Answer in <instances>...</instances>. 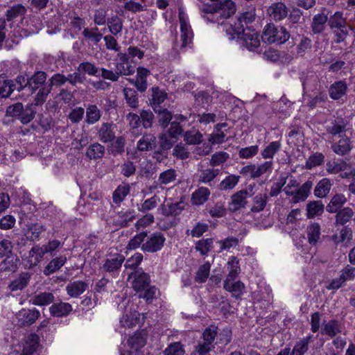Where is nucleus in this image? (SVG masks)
Segmentation results:
<instances>
[{
  "instance_id": "nucleus-1",
  "label": "nucleus",
  "mask_w": 355,
  "mask_h": 355,
  "mask_svg": "<svg viewBox=\"0 0 355 355\" xmlns=\"http://www.w3.org/2000/svg\"><path fill=\"white\" fill-rule=\"evenodd\" d=\"M255 9L252 8L242 13L241 15L236 20L233 21V22L228 21L225 23L223 21V24H221L223 25L227 34L230 35V40H233L234 35L239 37L241 32L245 30L242 23L244 22L246 25L252 23L255 19Z\"/></svg>"
},
{
  "instance_id": "nucleus-2",
  "label": "nucleus",
  "mask_w": 355,
  "mask_h": 355,
  "mask_svg": "<svg viewBox=\"0 0 355 355\" xmlns=\"http://www.w3.org/2000/svg\"><path fill=\"white\" fill-rule=\"evenodd\" d=\"M179 20L180 24V38L177 40L174 47L177 51L183 50L191 43L193 32L188 22V19L182 9H179Z\"/></svg>"
},
{
  "instance_id": "nucleus-3",
  "label": "nucleus",
  "mask_w": 355,
  "mask_h": 355,
  "mask_svg": "<svg viewBox=\"0 0 355 355\" xmlns=\"http://www.w3.org/2000/svg\"><path fill=\"white\" fill-rule=\"evenodd\" d=\"M289 37L290 34L284 27L277 28L274 24H268L263 32L262 40L269 44H282L286 42Z\"/></svg>"
},
{
  "instance_id": "nucleus-4",
  "label": "nucleus",
  "mask_w": 355,
  "mask_h": 355,
  "mask_svg": "<svg viewBox=\"0 0 355 355\" xmlns=\"http://www.w3.org/2000/svg\"><path fill=\"white\" fill-rule=\"evenodd\" d=\"M166 239L160 232L152 234L147 238L146 242L141 245V250L144 252L155 253L162 250Z\"/></svg>"
},
{
  "instance_id": "nucleus-5",
  "label": "nucleus",
  "mask_w": 355,
  "mask_h": 355,
  "mask_svg": "<svg viewBox=\"0 0 355 355\" xmlns=\"http://www.w3.org/2000/svg\"><path fill=\"white\" fill-rule=\"evenodd\" d=\"M125 261V257L121 254H115L110 256L105 260L101 267L103 272L112 275L118 273Z\"/></svg>"
},
{
  "instance_id": "nucleus-6",
  "label": "nucleus",
  "mask_w": 355,
  "mask_h": 355,
  "mask_svg": "<svg viewBox=\"0 0 355 355\" xmlns=\"http://www.w3.org/2000/svg\"><path fill=\"white\" fill-rule=\"evenodd\" d=\"M249 192L246 189H242L236 191L231 196V200L229 202L228 209L231 212H236L245 208L248 200L247 198Z\"/></svg>"
},
{
  "instance_id": "nucleus-7",
  "label": "nucleus",
  "mask_w": 355,
  "mask_h": 355,
  "mask_svg": "<svg viewBox=\"0 0 355 355\" xmlns=\"http://www.w3.org/2000/svg\"><path fill=\"white\" fill-rule=\"evenodd\" d=\"M238 38L242 40V44L250 51H254L260 45L258 33L250 28H246L242 31Z\"/></svg>"
},
{
  "instance_id": "nucleus-8",
  "label": "nucleus",
  "mask_w": 355,
  "mask_h": 355,
  "mask_svg": "<svg viewBox=\"0 0 355 355\" xmlns=\"http://www.w3.org/2000/svg\"><path fill=\"white\" fill-rule=\"evenodd\" d=\"M40 315L36 309H23L17 313V322L19 326L25 327L33 324Z\"/></svg>"
},
{
  "instance_id": "nucleus-9",
  "label": "nucleus",
  "mask_w": 355,
  "mask_h": 355,
  "mask_svg": "<svg viewBox=\"0 0 355 355\" xmlns=\"http://www.w3.org/2000/svg\"><path fill=\"white\" fill-rule=\"evenodd\" d=\"M119 62L116 64V69L121 76H130L135 73V67L129 62V56L127 53H118Z\"/></svg>"
},
{
  "instance_id": "nucleus-10",
  "label": "nucleus",
  "mask_w": 355,
  "mask_h": 355,
  "mask_svg": "<svg viewBox=\"0 0 355 355\" xmlns=\"http://www.w3.org/2000/svg\"><path fill=\"white\" fill-rule=\"evenodd\" d=\"M47 74L44 71H37L31 77L26 79L25 86H27L33 92L45 85Z\"/></svg>"
},
{
  "instance_id": "nucleus-11",
  "label": "nucleus",
  "mask_w": 355,
  "mask_h": 355,
  "mask_svg": "<svg viewBox=\"0 0 355 355\" xmlns=\"http://www.w3.org/2000/svg\"><path fill=\"white\" fill-rule=\"evenodd\" d=\"M148 338V333L146 330L142 329L137 331L134 335L130 336L128 340L129 347L135 351H138L146 344Z\"/></svg>"
},
{
  "instance_id": "nucleus-12",
  "label": "nucleus",
  "mask_w": 355,
  "mask_h": 355,
  "mask_svg": "<svg viewBox=\"0 0 355 355\" xmlns=\"http://www.w3.org/2000/svg\"><path fill=\"white\" fill-rule=\"evenodd\" d=\"M268 13L274 20L280 21L288 15V8L282 2L274 3L268 8Z\"/></svg>"
},
{
  "instance_id": "nucleus-13",
  "label": "nucleus",
  "mask_w": 355,
  "mask_h": 355,
  "mask_svg": "<svg viewBox=\"0 0 355 355\" xmlns=\"http://www.w3.org/2000/svg\"><path fill=\"white\" fill-rule=\"evenodd\" d=\"M352 148V142L349 137H343L338 141L331 146V149L336 154L344 156L349 153Z\"/></svg>"
},
{
  "instance_id": "nucleus-14",
  "label": "nucleus",
  "mask_w": 355,
  "mask_h": 355,
  "mask_svg": "<svg viewBox=\"0 0 355 355\" xmlns=\"http://www.w3.org/2000/svg\"><path fill=\"white\" fill-rule=\"evenodd\" d=\"M150 282V277L147 273L137 271L134 276L132 288L137 293L142 292L149 286Z\"/></svg>"
},
{
  "instance_id": "nucleus-15",
  "label": "nucleus",
  "mask_w": 355,
  "mask_h": 355,
  "mask_svg": "<svg viewBox=\"0 0 355 355\" xmlns=\"http://www.w3.org/2000/svg\"><path fill=\"white\" fill-rule=\"evenodd\" d=\"M313 185V181L308 180L300 187H297L293 196V202L297 203L301 201H304L308 198Z\"/></svg>"
},
{
  "instance_id": "nucleus-16",
  "label": "nucleus",
  "mask_w": 355,
  "mask_h": 355,
  "mask_svg": "<svg viewBox=\"0 0 355 355\" xmlns=\"http://www.w3.org/2000/svg\"><path fill=\"white\" fill-rule=\"evenodd\" d=\"M98 137L103 143L112 141L115 139L112 124L108 122L102 123L98 129Z\"/></svg>"
},
{
  "instance_id": "nucleus-17",
  "label": "nucleus",
  "mask_w": 355,
  "mask_h": 355,
  "mask_svg": "<svg viewBox=\"0 0 355 355\" xmlns=\"http://www.w3.org/2000/svg\"><path fill=\"white\" fill-rule=\"evenodd\" d=\"M156 145V137L152 134H146L137 141V148L139 151H148L154 149Z\"/></svg>"
},
{
  "instance_id": "nucleus-18",
  "label": "nucleus",
  "mask_w": 355,
  "mask_h": 355,
  "mask_svg": "<svg viewBox=\"0 0 355 355\" xmlns=\"http://www.w3.org/2000/svg\"><path fill=\"white\" fill-rule=\"evenodd\" d=\"M72 309V306L69 303L60 302L52 304L49 308V311L54 317H64L69 315Z\"/></svg>"
},
{
  "instance_id": "nucleus-19",
  "label": "nucleus",
  "mask_w": 355,
  "mask_h": 355,
  "mask_svg": "<svg viewBox=\"0 0 355 355\" xmlns=\"http://www.w3.org/2000/svg\"><path fill=\"white\" fill-rule=\"evenodd\" d=\"M347 201V198L343 193H336L331 199L330 202L326 207V210L329 213H336L340 210L341 207Z\"/></svg>"
},
{
  "instance_id": "nucleus-20",
  "label": "nucleus",
  "mask_w": 355,
  "mask_h": 355,
  "mask_svg": "<svg viewBox=\"0 0 355 355\" xmlns=\"http://www.w3.org/2000/svg\"><path fill=\"white\" fill-rule=\"evenodd\" d=\"M210 193L208 188L205 187H199L191 195V203L193 205H203L208 200Z\"/></svg>"
},
{
  "instance_id": "nucleus-21",
  "label": "nucleus",
  "mask_w": 355,
  "mask_h": 355,
  "mask_svg": "<svg viewBox=\"0 0 355 355\" xmlns=\"http://www.w3.org/2000/svg\"><path fill=\"white\" fill-rule=\"evenodd\" d=\"M308 242L311 245L316 246L320 239V226L317 223H313L306 227Z\"/></svg>"
},
{
  "instance_id": "nucleus-22",
  "label": "nucleus",
  "mask_w": 355,
  "mask_h": 355,
  "mask_svg": "<svg viewBox=\"0 0 355 355\" xmlns=\"http://www.w3.org/2000/svg\"><path fill=\"white\" fill-rule=\"evenodd\" d=\"M30 279L31 274L29 272H21L16 279L10 282L8 287L11 291L22 290L28 286Z\"/></svg>"
},
{
  "instance_id": "nucleus-23",
  "label": "nucleus",
  "mask_w": 355,
  "mask_h": 355,
  "mask_svg": "<svg viewBox=\"0 0 355 355\" xmlns=\"http://www.w3.org/2000/svg\"><path fill=\"white\" fill-rule=\"evenodd\" d=\"M66 261L67 257L64 255L53 259L44 268L43 273L46 276H49L58 271L64 265Z\"/></svg>"
},
{
  "instance_id": "nucleus-24",
  "label": "nucleus",
  "mask_w": 355,
  "mask_h": 355,
  "mask_svg": "<svg viewBox=\"0 0 355 355\" xmlns=\"http://www.w3.org/2000/svg\"><path fill=\"white\" fill-rule=\"evenodd\" d=\"M328 23V16L324 12L315 15L313 18L311 29L314 34L322 33L325 28V24Z\"/></svg>"
},
{
  "instance_id": "nucleus-25",
  "label": "nucleus",
  "mask_w": 355,
  "mask_h": 355,
  "mask_svg": "<svg viewBox=\"0 0 355 355\" xmlns=\"http://www.w3.org/2000/svg\"><path fill=\"white\" fill-rule=\"evenodd\" d=\"M87 287L88 286L85 282L83 281H76L69 283L67 286L66 290L69 295L76 297L83 293Z\"/></svg>"
},
{
  "instance_id": "nucleus-26",
  "label": "nucleus",
  "mask_w": 355,
  "mask_h": 355,
  "mask_svg": "<svg viewBox=\"0 0 355 355\" xmlns=\"http://www.w3.org/2000/svg\"><path fill=\"white\" fill-rule=\"evenodd\" d=\"M135 218L134 210L121 211L115 216L114 223L116 225L125 227L128 225V222Z\"/></svg>"
},
{
  "instance_id": "nucleus-27",
  "label": "nucleus",
  "mask_w": 355,
  "mask_h": 355,
  "mask_svg": "<svg viewBox=\"0 0 355 355\" xmlns=\"http://www.w3.org/2000/svg\"><path fill=\"white\" fill-rule=\"evenodd\" d=\"M85 122L92 125L98 122L101 117V112L96 105H89L86 108Z\"/></svg>"
},
{
  "instance_id": "nucleus-28",
  "label": "nucleus",
  "mask_w": 355,
  "mask_h": 355,
  "mask_svg": "<svg viewBox=\"0 0 355 355\" xmlns=\"http://www.w3.org/2000/svg\"><path fill=\"white\" fill-rule=\"evenodd\" d=\"M281 148L282 144L279 141H272L261 150V155L264 159H272Z\"/></svg>"
},
{
  "instance_id": "nucleus-29",
  "label": "nucleus",
  "mask_w": 355,
  "mask_h": 355,
  "mask_svg": "<svg viewBox=\"0 0 355 355\" xmlns=\"http://www.w3.org/2000/svg\"><path fill=\"white\" fill-rule=\"evenodd\" d=\"M219 169L214 168H207L200 171L198 175V182L210 184L219 174Z\"/></svg>"
},
{
  "instance_id": "nucleus-30",
  "label": "nucleus",
  "mask_w": 355,
  "mask_h": 355,
  "mask_svg": "<svg viewBox=\"0 0 355 355\" xmlns=\"http://www.w3.org/2000/svg\"><path fill=\"white\" fill-rule=\"evenodd\" d=\"M105 147L96 142L90 145L86 151V156L90 159H101L105 155Z\"/></svg>"
},
{
  "instance_id": "nucleus-31",
  "label": "nucleus",
  "mask_w": 355,
  "mask_h": 355,
  "mask_svg": "<svg viewBox=\"0 0 355 355\" xmlns=\"http://www.w3.org/2000/svg\"><path fill=\"white\" fill-rule=\"evenodd\" d=\"M332 183L329 178L322 179L314 189V194L318 198L325 197L330 191Z\"/></svg>"
},
{
  "instance_id": "nucleus-32",
  "label": "nucleus",
  "mask_w": 355,
  "mask_h": 355,
  "mask_svg": "<svg viewBox=\"0 0 355 355\" xmlns=\"http://www.w3.org/2000/svg\"><path fill=\"white\" fill-rule=\"evenodd\" d=\"M323 211L324 205L320 200L311 201L306 205V216L309 218L320 216Z\"/></svg>"
},
{
  "instance_id": "nucleus-33",
  "label": "nucleus",
  "mask_w": 355,
  "mask_h": 355,
  "mask_svg": "<svg viewBox=\"0 0 355 355\" xmlns=\"http://www.w3.org/2000/svg\"><path fill=\"white\" fill-rule=\"evenodd\" d=\"M39 338L36 334L30 335L24 345L21 355H32L38 347Z\"/></svg>"
},
{
  "instance_id": "nucleus-34",
  "label": "nucleus",
  "mask_w": 355,
  "mask_h": 355,
  "mask_svg": "<svg viewBox=\"0 0 355 355\" xmlns=\"http://www.w3.org/2000/svg\"><path fill=\"white\" fill-rule=\"evenodd\" d=\"M311 336H309L297 342L293 350L290 351L289 355H304L309 349V344L311 342Z\"/></svg>"
},
{
  "instance_id": "nucleus-35",
  "label": "nucleus",
  "mask_w": 355,
  "mask_h": 355,
  "mask_svg": "<svg viewBox=\"0 0 355 355\" xmlns=\"http://www.w3.org/2000/svg\"><path fill=\"white\" fill-rule=\"evenodd\" d=\"M239 180V175H230L219 183L218 189L221 191L232 190L237 185Z\"/></svg>"
},
{
  "instance_id": "nucleus-36",
  "label": "nucleus",
  "mask_w": 355,
  "mask_h": 355,
  "mask_svg": "<svg viewBox=\"0 0 355 355\" xmlns=\"http://www.w3.org/2000/svg\"><path fill=\"white\" fill-rule=\"evenodd\" d=\"M177 171L173 168H168L162 172L158 177V183L161 185H168L173 183L177 178Z\"/></svg>"
},
{
  "instance_id": "nucleus-37",
  "label": "nucleus",
  "mask_w": 355,
  "mask_h": 355,
  "mask_svg": "<svg viewBox=\"0 0 355 355\" xmlns=\"http://www.w3.org/2000/svg\"><path fill=\"white\" fill-rule=\"evenodd\" d=\"M336 215V223L344 225L349 222L354 216V212L350 207H344L343 209L338 211Z\"/></svg>"
},
{
  "instance_id": "nucleus-38",
  "label": "nucleus",
  "mask_w": 355,
  "mask_h": 355,
  "mask_svg": "<svg viewBox=\"0 0 355 355\" xmlns=\"http://www.w3.org/2000/svg\"><path fill=\"white\" fill-rule=\"evenodd\" d=\"M227 265L229 272L225 282H234L240 272L239 260L236 257H232L228 261Z\"/></svg>"
},
{
  "instance_id": "nucleus-39",
  "label": "nucleus",
  "mask_w": 355,
  "mask_h": 355,
  "mask_svg": "<svg viewBox=\"0 0 355 355\" xmlns=\"http://www.w3.org/2000/svg\"><path fill=\"white\" fill-rule=\"evenodd\" d=\"M54 301V295L51 293H40L35 295L31 299L33 304L37 306H45Z\"/></svg>"
},
{
  "instance_id": "nucleus-40",
  "label": "nucleus",
  "mask_w": 355,
  "mask_h": 355,
  "mask_svg": "<svg viewBox=\"0 0 355 355\" xmlns=\"http://www.w3.org/2000/svg\"><path fill=\"white\" fill-rule=\"evenodd\" d=\"M347 85L343 81H338L329 88V95L333 99L340 98L346 92Z\"/></svg>"
},
{
  "instance_id": "nucleus-41",
  "label": "nucleus",
  "mask_w": 355,
  "mask_h": 355,
  "mask_svg": "<svg viewBox=\"0 0 355 355\" xmlns=\"http://www.w3.org/2000/svg\"><path fill=\"white\" fill-rule=\"evenodd\" d=\"M139 314L137 311L126 313L120 320L121 326L131 328L136 326L139 321Z\"/></svg>"
},
{
  "instance_id": "nucleus-42",
  "label": "nucleus",
  "mask_w": 355,
  "mask_h": 355,
  "mask_svg": "<svg viewBox=\"0 0 355 355\" xmlns=\"http://www.w3.org/2000/svg\"><path fill=\"white\" fill-rule=\"evenodd\" d=\"M5 75H0V83L3 82V85L0 86V97L7 98L10 96L12 92L15 89V85L12 80H5Z\"/></svg>"
},
{
  "instance_id": "nucleus-43",
  "label": "nucleus",
  "mask_w": 355,
  "mask_h": 355,
  "mask_svg": "<svg viewBox=\"0 0 355 355\" xmlns=\"http://www.w3.org/2000/svg\"><path fill=\"white\" fill-rule=\"evenodd\" d=\"M82 35L86 40L93 42L94 44H98L103 38V35L99 33L97 27L85 28L83 31Z\"/></svg>"
},
{
  "instance_id": "nucleus-44",
  "label": "nucleus",
  "mask_w": 355,
  "mask_h": 355,
  "mask_svg": "<svg viewBox=\"0 0 355 355\" xmlns=\"http://www.w3.org/2000/svg\"><path fill=\"white\" fill-rule=\"evenodd\" d=\"M46 230L45 227L40 223L31 224L26 231V236L31 241H35L40 237L42 232Z\"/></svg>"
},
{
  "instance_id": "nucleus-45",
  "label": "nucleus",
  "mask_w": 355,
  "mask_h": 355,
  "mask_svg": "<svg viewBox=\"0 0 355 355\" xmlns=\"http://www.w3.org/2000/svg\"><path fill=\"white\" fill-rule=\"evenodd\" d=\"M341 331L340 324L336 320H331L326 323L322 330V333L330 337H334Z\"/></svg>"
},
{
  "instance_id": "nucleus-46",
  "label": "nucleus",
  "mask_w": 355,
  "mask_h": 355,
  "mask_svg": "<svg viewBox=\"0 0 355 355\" xmlns=\"http://www.w3.org/2000/svg\"><path fill=\"white\" fill-rule=\"evenodd\" d=\"M184 141L189 145L199 144L202 141V135L195 129L187 130L184 134Z\"/></svg>"
},
{
  "instance_id": "nucleus-47",
  "label": "nucleus",
  "mask_w": 355,
  "mask_h": 355,
  "mask_svg": "<svg viewBox=\"0 0 355 355\" xmlns=\"http://www.w3.org/2000/svg\"><path fill=\"white\" fill-rule=\"evenodd\" d=\"M328 25L331 29L338 28H344L347 25L345 19L343 17L342 12H336L333 15L328 18Z\"/></svg>"
},
{
  "instance_id": "nucleus-48",
  "label": "nucleus",
  "mask_w": 355,
  "mask_h": 355,
  "mask_svg": "<svg viewBox=\"0 0 355 355\" xmlns=\"http://www.w3.org/2000/svg\"><path fill=\"white\" fill-rule=\"evenodd\" d=\"M268 200L266 193H259L255 196L252 200L251 211L252 212H259L264 209Z\"/></svg>"
},
{
  "instance_id": "nucleus-49",
  "label": "nucleus",
  "mask_w": 355,
  "mask_h": 355,
  "mask_svg": "<svg viewBox=\"0 0 355 355\" xmlns=\"http://www.w3.org/2000/svg\"><path fill=\"white\" fill-rule=\"evenodd\" d=\"M107 24L110 30V32L116 35L122 31L123 22L121 18L117 15L112 16L107 19Z\"/></svg>"
},
{
  "instance_id": "nucleus-50",
  "label": "nucleus",
  "mask_w": 355,
  "mask_h": 355,
  "mask_svg": "<svg viewBox=\"0 0 355 355\" xmlns=\"http://www.w3.org/2000/svg\"><path fill=\"white\" fill-rule=\"evenodd\" d=\"M224 288L232 293L233 296L236 298L240 297L243 289L244 288V284L240 282H224Z\"/></svg>"
},
{
  "instance_id": "nucleus-51",
  "label": "nucleus",
  "mask_w": 355,
  "mask_h": 355,
  "mask_svg": "<svg viewBox=\"0 0 355 355\" xmlns=\"http://www.w3.org/2000/svg\"><path fill=\"white\" fill-rule=\"evenodd\" d=\"M129 184L119 185L113 193V202L116 204L121 203L130 193Z\"/></svg>"
},
{
  "instance_id": "nucleus-52",
  "label": "nucleus",
  "mask_w": 355,
  "mask_h": 355,
  "mask_svg": "<svg viewBox=\"0 0 355 355\" xmlns=\"http://www.w3.org/2000/svg\"><path fill=\"white\" fill-rule=\"evenodd\" d=\"M36 110L33 104H28L26 107H23V112L20 115L19 120L23 124H28L35 117Z\"/></svg>"
},
{
  "instance_id": "nucleus-53",
  "label": "nucleus",
  "mask_w": 355,
  "mask_h": 355,
  "mask_svg": "<svg viewBox=\"0 0 355 355\" xmlns=\"http://www.w3.org/2000/svg\"><path fill=\"white\" fill-rule=\"evenodd\" d=\"M45 253L42 247L35 246L29 251V261L31 265H37L43 259Z\"/></svg>"
},
{
  "instance_id": "nucleus-54",
  "label": "nucleus",
  "mask_w": 355,
  "mask_h": 355,
  "mask_svg": "<svg viewBox=\"0 0 355 355\" xmlns=\"http://www.w3.org/2000/svg\"><path fill=\"white\" fill-rule=\"evenodd\" d=\"M352 236V230L347 227H343L338 234H335L331 236V239L336 244H338L346 241H349Z\"/></svg>"
},
{
  "instance_id": "nucleus-55",
  "label": "nucleus",
  "mask_w": 355,
  "mask_h": 355,
  "mask_svg": "<svg viewBox=\"0 0 355 355\" xmlns=\"http://www.w3.org/2000/svg\"><path fill=\"white\" fill-rule=\"evenodd\" d=\"M155 112L159 114V125L163 128H166L172 119V114L166 109H162L160 107H154Z\"/></svg>"
},
{
  "instance_id": "nucleus-56",
  "label": "nucleus",
  "mask_w": 355,
  "mask_h": 355,
  "mask_svg": "<svg viewBox=\"0 0 355 355\" xmlns=\"http://www.w3.org/2000/svg\"><path fill=\"white\" fill-rule=\"evenodd\" d=\"M211 265L206 262L200 266L196 272L195 280L198 283L205 282L210 272Z\"/></svg>"
},
{
  "instance_id": "nucleus-57",
  "label": "nucleus",
  "mask_w": 355,
  "mask_h": 355,
  "mask_svg": "<svg viewBox=\"0 0 355 355\" xmlns=\"http://www.w3.org/2000/svg\"><path fill=\"white\" fill-rule=\"evenodd\" d=\"M347 164L344 161H329L327 163L326 169L329 173L337 174L346 169Z\"/></svg>"
},
{
  "instance_id": "nucleus-58",
  "label": "nucleus",
  "mask_w": 355,
  "mask_h": 355,
  "mask_svg": "<svg viewBox=\"0 0 355 355\" xmlns=\"http://www.w3.org/2000/svg\"><path fill=\"white\" fill-rule=\"evenodd\" d=\"M162 214L166 216H176L181 213L182 208L179 203H166L162 205Z\"/></svg>"
},
{
  "instance_id": "nucleus-59",
  "label": "nucleus",
  "mask_w": 355,
  "mask_h": 355,
  "mask_svg": "<svg viewBox=\"0 0 355 355\" xmlns=\"http://www.w3.org/2000/svg\"><path fill=\"white\" fill-rule=\"evenodd\" d=\"M123 94L125 99L128 105L132 108H136L139 106V101L137 98V92L130 88H124Z\"/></svg>"
},
{
  "instance_id": "nucleus-60",
  "label": "nucleus",
  "mask_w": 355,
  "mask_h": 355,
  "mask_svg": "<svg viewBox=\"0 0 355 355\" xmlns=\"http://www.w3.org/2000/svg\"><path fill=\"white\" fill-rule=\"evenodd\" d=\"M346 124L343 121H334L326 127L327 132L334 136L340 135L345 132Z\"/></svg>"
},
{
  "instance_id": "nucleus-61",
  "label": "nucleus",
  "mask_w": 355,
  "mask_h": 355,
  "mask_svg": "<svg viewBox=\"0 0 355 355\" xmlns=\"http://www.w3.org/2000/svg\"><path fill=\"white\" fill-rule=\"evenodd\" d=\"M26 12V9L22 5L18 4L14 6L6 12V19L8 21H12L18 17L24 15Z\"/></svg>"
},
{
  "instance_id": "nucleus-62",
  "label": "nucleus",
  "mask_w": 355,
  "mask_h": 355,
  "mask_svg": "<svg viewBox=\"0 0 355 355\" xmlns=\"http://www.w3.org/2000/svg\"><path fill=\"white\" fill-rule=\"evenodd\" d=\"M38 89L39 91L37 92L35 97V105L43 104L46 101L48 95L51 93L52 90L51 86H49L48 84L44 85Z\"/></svg>"
},
{
  "instance_id": "nucleus-63",
  "label": "nucleus",
  "mask_w": 355,
  "mask_h": 355,
  "mask_svg": "<svg viewBox=\"0 0 355 355\" xmlns=\"http://www.w3.org/2000/svg\"><path fill=\"white\" fill-rule=\"evenodd\" d=\"M230 158V155L223 151L216 152L213 154L209 160V164L214 167L225 162Z\"/></svg>"
},
{
  "instance_id": "nucleus-64",
  "label": "nucleus",
  "mask_w": 355,
  "mask_h": 355,
  "mask_svg": "<svg viewBox=\"0 0 355 355\" xmlns=\"http://www.w3.org/2000/svg\"><path fill=\"white\" fill-rule=\"evenodd\" d=\"M311 47V40L307 37L302 36L297 46V53L300 56H303Z\"/></svg>"
}]
</instances>
